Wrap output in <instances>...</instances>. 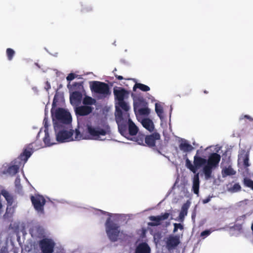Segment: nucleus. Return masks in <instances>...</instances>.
<instances>
[{"label":"nucleus","mask_w":253,"mask_h":253,"mask_svg":"<svg viewBox=\"0 0 253 253\" xmlns=\"http://www.w3.org/2000/svg\"><path fill=\"white\" fill-rule=\"evenodd\" d=\"M1 195L5 198V200L10 205H12L13 202V199L12 196L7 191L5 190H1Z\"/></svg>","instance_id":"nucleus-28"},{"label":"nucleus","mask_w":253,"mask_h":253,"mask_svg":"<svg viewBox=\"0 0 253 253\" xmlns=\"http://www.w3.org/2000/svg\"><path fill=\"white\" fill-rule=\"evenodd\" d=\"M86 132L94 139H97L100 135L104 136L107 134V131L104 129L99 126L94 127L90 125H87Z\"/></svg>","instance_id":"nucleus-9"},{"label":"nucleus","mask_w":253,"mask_h":253,"mask_svg":"<svg viewBox=\"0 0 253 253\" xmlns=\"http://www.w3.org/2000/svg\"><path fill=\"white\" fill-rule=\"evenodd\" d=\"M82 138V135L79 130L78 129H76L75 130H74L73 140H79Z\"/></svg>","instance_id":"nucleus-39"},{"label":"nucleus","mask_w":253,"mask_h":253,"mask_svg":"<svg viewBox=\"0 0 253 253\" xmlns=\"http://www.w3.org/2000/svg\"><path fill=\"white\" fill-rule=\"evenodd\" d=\"M211 233V231L209 230H206L201 233V237H203V238H206L208 236H209Z\"/></svg>","instance_id":"nucleus-43"},{"label":"nucleus","mask_w":253,"mask_h":253,"mask_svg":"<svg viewBox=\"0 0 253 253\" xmlns=\"http://www.w3.org/2000/svg\"><path fill=\"white\" fill-rule=\"evenodd\" d=\"M76 76V75L75 74L70 73L67 77L66 79L68 81L70 82V81L74 80Z\"/></svg>","instance_id":"nucleus-45"},{"label":"nucleus","mask_w":253,"mask_h":253,"mask_svg":"<svg viewBox=\"0 0 253 253\" xmlns=\"http://www.w3.org/2000/svg\"><path fill=\"white\" fill-rule=\"evenodd\" d=\"M243 183L245 186L253 190V181L252 180L246 177L244 178Z\"/></svg>","instance_id":"nucleus-38"},{"label":"nucleus","mask_w":253,"mask_h":253,"mask_svg":"<svg viewBox=\"0 0 253 253\" xmlns=\"http://www.w3.org/2000/svg\"><path fill=\"white\" fill-rule=\"evenodd\" d=\"M128 134L131 136L136 135L138 131V127L130 119H128Z\"/></svg>","instance_id":"nucleus-25"},{"label":"nucleus","mask_w":253,"mask_h":253,"mask_svg":"<svg viewBox=\"0 0 253 253\" xmlns=\"http://www.w3.org/2000/svg\"><path fill=\"white\" fill-rule=\"evenodd\" d=\"M82 99V94L79 91H74L70 96V103L72 105H77L80 103Z\"/></svg>","instance_id":"nucleus-20"},{"label":"nucleus","mask_w":253,"mask_h":253,"mask_svg":"<svg viewBox=\"0 0 253 253\" xmlns=\"http://www.w3.org/2000/svg\"><path fill=\"white\" fill-rule=\"evenodd\" d=\"M151 249L148 245L143 242L138 244L136 247L135 253H150Z\"/></svg>","instance_id":"nucleus-21"},{"label":"nucleus","mask_w":253,"mask_h":253,"mask_svg":"<svg viewBox=\"0 0 253 253\" xmlns=\"http://www.w3.org/2000/svg\"><path fill=\"white\" fill-rule=\"evenodd\" d=\"M199 150L197 151L196 155L194 157V165L196 167V171L197 172L198 169L202 167L207 164V160L201 158L198 155Z\"/></svg>","instance_id":"nucleus-19"},{"label":"nucleus","mask_w":253,"mask_h":253,"mask_svg":"<svg viewBox=\"0 0 253 253\" xmlns=\"http://www.w3.org/2000/svg\"><path fill=\"white\" fill-rule=\"evenodd\" d=\"M190 202L187 201L182 205L181 211L179 214V216L177 218V219H176L177 220L181 222L184 221L185 216L187 214L188 210L190 207Z\"/></svg>","instance_id":"nucleus-18"},{"label":"nucleus","mask_w":253,"mask_h":253,"mask_svg":"<svg viewBox=\"0 0 253 253\" xmlns=\"http://www.w3.org/2000/svg\"><path fill=\"white\" fill-rule=\"evenodd\" d=\"M30 233L33 238L42 239L45 237L44 229L40 226H35L30 230Z\"/></svg>","instance_id":"nucleus-13"},{"label":"nucleus","mask_w":253,"mask_h":253,"mask_svg":"<svg viewBox=\"0 0 253 253\" xmlns=\"http://www.w3.org/2000/svg\"><path fill=\"white\" fill-rule=\"evenodd\" d=\"M6 54L8 60L9 61H11L13 59V58L15 54V51L13 49L10 48H8L6 49Z\"/></svg>","instance_id":"nucleus-35"},{"label":"nucleus","mask_w":253,"mask_h":253,"mask_svg":"<svg viewBox=\"0 0 253 253\" xmlns=\"http://www.w3.org/2000/svg\"><path fill=\"white\" fill-rule=\"evenodd\" d=\"M245 117H246V118H250V117H249V116H246Z\"/></svg>","instance_id":"nucleus-57"},{"label":"nucleus","mask_w":253,"mask_h":253,"mask_svg":"<svg viewBox=\"0 0 253 253\" xmlns=\"http://www.w3.org/2000/svg\"><path fill=\"white\" fill-rule=\"evenodd\" d=\"M249 159L248 155H246L243 160L244 165L245 167H247L249 166Z\"/></svg>","instance_id":"nucleus-44"},{"label":"nucleus","mask_w":253,"mask_h":253,"mask_svg":"<svg viewBox=\"0 0 253 253\" xmlns=\"http://www.w3.org/2000/svg\"><path fill=\"white\" fill-rule=\"evenodd\" d=\"M82 84L83 83H74L72 85L74 88H77L82 86Z\"/></svg>","instance_id":"nucleus-46"},{"label":"nucleus","mask_w":253,"mask_h":253,"mask_svg":"<svg viewBox=\"0 0 253 253\" xmlns=\"http://www.w3.org/2000/svg\"><path fill=\"white\" fill-rule=\"evenodd\" d=\"M56 141L60 142L73 141L74 130L71 125L63 126H54Z\"/></svg>","instance_id":"nucleus-2"},{"label":"nucleus","mask_w":253,"mask_h":253,"mask_svg":"<svg viewBox=\"0 0 253 253\" xmlns=\"http://www.w3.org/2000/svg\"><path fill=\"white\" fill-rule=\"evenodd\" d=\"M43 123H44V129H48V128L47 120L45 118L43 120Z\"/></svg>","instance_id":"nucleus-49"},{"label":"nucleus","mask_w":253,"mask_h":253,"mask_svg":"<svg viewBox=\"0 0 253 253\" xmlns=\"http://www.w3.org/2000/svg\"><path fill=\"white\" fill-rule=\"evenodd\" d=\"M194 216H195V215H194L193 214H192V219H193V218H194Z\"/></svg>","instance_id":"nucleus-54"},{"label":"nucleus","mask_w":253,"mask_h":253,"mask_svg":"<svg viewBox=\"0 0 253 253\" xmlns=\"http://www.w3.org/2000/svg\"><path fill=\"white\" fill-rule=\"evenodd\" d=\"M30 199L34 209L38 213L43 214L44 213V206L46 203L45 198L42 195L36 194L35 196L31 195Z\"/></svg>","instance_id":"nucleus-6"},{"label":"nucleus","mask_w":253,"mask_h":253,"mask_svg":"<svg viewBox=\"0 0 253 253\" xmlns=\"http://www.w3.org/2000/svg\"><path fill=\"white\" fill-rule=\"evenodd\" d=\"M92 91L100 94L102 97L105 98L111 94L109 86L106 83L93 81L90 85Z\"/></svg>","instance_id":"nucleus-5"},{"label":"nucleus","mask_w":253,"mask_h":253,"mask_svg":"<svg viewBox=\"0 0 253 253\" xmlns=\"http://www.w3.org/2000/svg\"><path fill=\"white\" fill-rule=\"evenodd\" d=\"M124 85L127 87L128 86V85L127 84H126L125 83H124Z\"/></svg>","instance_id":"nucleus-53"},{"label":"nucleus","mask_w":253,"mask_h":253,"mask_svg":"<svg viewBox=\"0 0 253 253\" xmlns=\"http://www.w3.org/2000/svg\"><path fill=\"white\" fill-rule=\"evenodd\" d=\"M210 200H211L210 198H206L203 200V203H204V204L208 203V202H209L210 201Z\"/></svg>","instance_id":"nucleus-50"},{"label":"nucleus","mask_w":253,"mask_h":253,"mask_svg":"<svg viewBox=\"0 0 253 253\" xmlns=\"http://www.w3.org/2000/svg\"><path fill=\"white\" fill-rule=\"evenodd\" d=\"M199 173H196L193 178L192 190L196 194H198L199 192Z\"/></svg>","instance_id":"nucleus-23"},{"label":"nucleus","mask_w":253,"mask_h":253,"mask_svg":"<svg viewBox=\"0 0 253 253\" xmlns=\"http://www.w3.org/2000/svg\"><path fill=\"white\" fill-rule=\"evenodd\" d=\"M44 133L45 135L43 138V141L46 146H50L56 143L55 142H54L53 139H50L48 133V129H44Z\"/></svg>","instance_id":"nucleus-26"},{"label":"nucleus","mask_w":253,"mask_h":253,"mask_svg":"<svg viewBox=\"0 0 253 253\" xmlns=\"http://www.w3.org/2000/svg\"><path fill=\"white\" fill-rule=\"evenodd\" d=\"M1 207H2V205H1V203L0 202V209L1 208Z\"/></svg>","instance_id":"nucleus-56"},{"label":"nucleus","mask_w":253,"mask_h":253,"mask_svg":"<svg viewBox=\"0 0 253 253\" xmlns=\"http://www.w3.org/2000/svg\"><path fill=\"white\" fill-rule=\"evenodd\" d=\"M170 213L168 212L162 213L160 215L157 216H150L149 219L152 222L148 223L149 226H158L162 224L163 220L169 218Z\"/></svg>","instance_id":"nucleus-10"},{"label":"nucleus","mask_w":253,"mask_h":253,"mask_svg":"<svg viewBox=\"0 0 253 253\" xmlns=\"http://www.w3.org/2000/svg\"><path fill=\"white\" fill-rule=\"evenodd\" d=\"M155 111L160 118L161 119H163V109L162 107L160 105H158V104L156 103L155 105Z\"/></svg>","instance_id":"nucleus-37"},{"label":"nucleus","mask_w":253,"mask_h":253,"mask_svg":"<svg viewBox=\"0 0 253 253\" xmlns=\"http://www.w3.org/2000/svg\"><path fill=\"white\" fill-rule=\"evenodd\" d=\"M116 71H117V69H116V68H115L113 70V72L114 73H115V72H116ZM114 75H115V77L116 78V79H117L119 80H122L125 79V80H132V81H133L134 82H135V79L124 78L123 76H120V75H118L117 74H114Z\"/></svg>","instance_id":"nucleus-41"},{"label":"nucleus","mask_w":253,"mask_h":253,"mask_svg":"<svg viewBox=\"0 0 253 253\" xmlns=\"http://www.w3.org/2000/svg\"><path fill=\"white\" fill-rule=\"evenodd\" d=\"M242 217L245 218L246 217V215H243L242 216Z\"/></svg>","instance_id":"nucleus-55"},{"label":"nucleus","mask_w":253,"mask_h":253,"mask_svg":"<svg viewBox=\"0 0 253 253\" xmlns=\"http://www.w3.org/2000/svg\"><path fill=\"white\" fill-rule=\"evenodd\" d=\"M241 190V187L239 183H235L232 188V191L234 192H239Z\"/></svg>","instance_id":"nucleus-42"},{"label":"nucleus","mask_w":253,"mask_h":253,"mask_svg":"<svg viewBox=\"0 0 253 253\" xmlns=\"http://www.w3.org/2000/svg\"><path fill=\"white\" fill-rule=\"evenodd\" d=\"M143 126L150 132L154 130V125L153 121L149 118L143 119L141 121Z\"/></svg>","instance_id":"nucleus-24"},{"label":"nucleus","mask_w":253,"mask_h":253,"mask_svg":"<svg viewBox=\"0 0 253 253\" xmlns=\"http://www.w3.org/2000/svg\"><path fill=\"white\" fill-rule=\"evenodd\" d=\"M148 106V103L143 97H138L133 99V107L135 112L138 108H141Z\"/></svg>","instance_id":"nucleus-17"},{"label":"nucleus","mask_w":253,"mask_h":253,"mask_svg":"<svg viewBox=\"0 0 253 253\" xmlns=\"http://www.w3.org/2000/svg\"><path fill=\"white\" fill-rule=\"evenodd\" d=\"M124 116L125 117H126V118L127 119V118L129 117V114L127 113H126L125 114H124Z\"/></svg>","instance_id":"nucleus-51"},{"label":"nucleus","mask_w":253,"mask_h":253,"mask_svg":"<svg viewBox=\"0 0 253 253\" xmlns=\"http://www.w3.org/2000/svg\"><path fill=\"white\" fill-rule=\"evenodd\" d=\"M137 111L140 115L148 116L150 113V109L148 108V106L146 107L138 108Z\"/></svg>","instance_id":"nucleus-33"},{"label":"nucleus","mask_w":253,"mask_h":253,"mask_svg":"<svg viewBox=\"0 0 253 253\" xmlns=\"http://www.w3.org/2000/svg\"><path fill=\"white\" fill-rule=\"evenodd\" d=\"M220 159V155L216 153H212L209 156L207 160V165L203 168V172L207 179L211 177L212 169L218 166Z\"/></svg>","instance_id":"nucleus-3"},{"label":"nucleus","mask_w":253,"mask_h":253,"mask_svg":"<svg viewBox=\"0 0 253 253\" xmlns=\"http://www.w3.org/2000/svg\"><path fill=\"white\" fill-rule=\"evenodd\" d=\"M236 173V171L232 168L231 165L223 167L221 170V174L223 178L227 176L234 175Z\"/></svg>","instance_id":"nucleus-22"},{"label":"nucleus","mask_w":253,"mask_h":253,"mask_svg":"<svg viewBox=\"0 0 253 253\" xmlns=\"http://www.w3.org/2000/svg\"><path fill=\"white\" fill-rule=\"evenodd\" d=\"M185 162L186 167L195 173V174L197 173L196 171V167L194 165H192L191 162L188 158L186 159Z\"/></svg>","instance_id":"nucleus-34"},{"label":"nucleus","mask_w":253,"mask_h":253,"mask_svg":"<svg viewBox=\"0 0 253 253\" xmlns=\"http://www.w3.org/2000/svg\"><path fill=\"white\" fill-rule=\"evenodd\" d=\"M91 10L92 8H91L90 7H84L82 10L83 12H89Z\"/></svg>","instance_id":"nucleus-48"},{"label":"nucleus","mask_w":253,"mask_h":253,"mask_svg":"<svg viewBox=\"0 0 253 253\" xmlns=\"http://www.w3.org/2000/svg\"><path fill=\"white\" fill-rule=\"evenodd\" d=\"M56 97V94L54 96L52 108L51 110L54 126L71 125L72 116L69 112L61 108H59L53 112V108L56 106L57 102Z\"/></svg>","instance_id":"nucleus-1"},{"label":"nucleus","mask_w":253,"mask_h":253,"mask_svg":"<svg viewBox=\"0 0 253 253\" xmlns=\"http://www.w3.org/2000/svg\"><path fill=\"white\" fill-rule=\"evenodd\" d=\"M93 108L89 106H81L76 108L77 116H84L89 115L92 111Z\"/></svg>","instance_id":"nucleus-16"},{"label":"nucleus","mask_w":253,"mask_h":253,"mask_svg":"<svg viewBox=\"0 0 253 253\" xmlns=\"http://www.w3.org/2000/svg\"><path fill=\"white\" fill-rule=\"evenodd\" d=\"M19 169V166L18 165H12L9 166L7 169V172L11 175L16 174Z\"/></svg>","instance_id":"nucleus-30"},{"label":"nucleus","mask_w":253,"mask_h":253,"mask_svg":"<svg viewBox=\"0 0 253 253\" xmlns=\"http://www.w3.org/2000/svg\"><path fill=\"white\" fill-rule=\"evenodd\" d=\"M118 104L119 106L125 111L127 112L129 110V106L124 100L119 101Z\"/></svg>","instance_id":"nucleus-36"},{"label":"nucleus","mask_w":253,"mask_h":253,"mask_svg":"<svg viewBox=\"0 0 253 253\" xmlns=\"http://www.w3.org/2000/svg\"><path fill=\"white\" fill-rule=\"evenodd\" d=\"M33 143H30L17 158L26 162L33 153Z\"/></svg>","instance_id":"nucleus-14"},{"label":"nucleus","mask_w":253,"mask_h":253,"mask_svg":"<svg viewBox=\"0 0 253 253\" xmlns=\"http://www.w3.org/2000/svg\"><path fill=\"white\" fill-rule=\"evenodd\" d=\"M105 227L106 232L110 240L113 242L117 241L120 233V226L109 217L106 220Z\"/></svg>","instance_id":"nucleus-4"},{"label":"nucleus","mask_w":253,"mask_h":253,"mask_svg":"<svg viewBox=\"0 0 253 253\" xmlns=\"http://www.w3.org/2000/svg\"><path fill=\"white\" fill-rule=\"evenodd\" d=\"M44 88L47 91L51 88L50 84L48 81L46 82Z\"/></svg>","instance_id":"nucleus-47"},{"label":"nucleus","mask_w":253,"mask_h":253,"mask_svg":"<svg viewBox=\"0 0 253 253\" xmlns=\"http://www.w3.org/2000/svg\"><path fill=\"white\" fill-rule=\"evenodd\" d=\"M95 102V99L88 96H85L83 101V103L85 105L84 106L93 105L94 104Z\"/></svg>","instance_id":"nucleus-31"},{"label":"nucleus","mask_w":253,"mask_h":253,"mask_svg":"<svg viewBox=\"0 0 253 253\" xmlns=\"http://www.w3.org/2000/svg\"><path fill=\"white\" fill-rule=\"evenodd\" d=\"M39 246L42 253H53L55 247V243L49 238H43L40 240Z\"/></svg>","instance_id":"nucleus-7"},{"label":"nucleus","mask_w":253,"mask_h":253,"mask_svg":"<svg viewBox=\"0 0 253 253\" xmlns=\"http://www.w3.org/2000/svg\"><path fill=\"white\" fill-rule=\"evenodd\" d=\"M160 135L158 132H154L151 134L146 135L145 141V145L149 147H155L156 141L160 140Z\"/></svg>","instance_id":"nucleus-11"},{"label":"nucleus","mask_w":253,"mask_h":253,"mask_svg":"<svg viewBox=\"0 0 253 253\" xmlns=\"http://www.w3.org/2000/svg\"><path fill=\"white\" fill-rule=\"evenodd\" d=\"M116 121L118 124V129L120 132V133L125 136L126 137V135H128V127L126 124H120V122L123 121L124 120L123 118V114L121 110L119 108H116V112L115 114Z\"/></svg>","instance_id":"nucleus-8"},{"label":"nucleus","mask_w":253,"mask_h":253,"mask_svg":"<svg viewBox=\"0 0 253 253\" xmlns=\"http://www.w3.org/2000/svg\"><path fill=\"white\" fill-rule=\"evenodd\" d=\"M179 149L183 152H190L193 149V147L192 145L185 141L183 142H181L179 145Z\"/></svg>","instance_id":"nucleus-27"},{"label":"nucleus","mask_w":253,"mask_h":253,"mask_svg":"<svg viewBox=\"0 0 253 253\" xmlns=\"http://www.w3.org/2000/svg\"><path fill=\"white\" fill-rule=\"evenodd\" d=\"M174 229L173 230V233H175L177 231L178 229H180L181 230L183 229V226L180 223H175L173 224Z\"/></svg>","instance_id":"nucleus-40"},{"label":"nucleus","mask_w":253,"mask_h":253,"mask_svg":"<svg viewBox=\"0 0 253 253\" xmlns=\"http://www.w3.org/2000/svg\"><path fill=\"white\" fill-rule=\"evenodd\" d=\"M136 88H139L143 91H148L150 89V87L145 84L136 83L133 87V90L135 91Z\"/></svg>","instance_id":"nucleus-29"},{"label":"nucleus","mask_w":253,"mask_h":253,"mask_svg":"<svg viewBox=\"0 0 253 253\" xmlns=\"http://www.w3.org/2000/svg\"><path fill=\"white\" fill-rule=\"evenodd\" d=\"M7 211H8V208H7V209H6V212H7Z\"/></svg>","instance_id":"nucleus-58"},{"label":"nucleus","mask_w":253,"mask_h":253,"mask_svg":"<svg viewBox=\"0 0 253 253\" xmlns=\"http://www.w3.org/2000/svg\"><path fill=\"white\" fill-rule=\"evenodd\" d=\"M179 237L178 236H169L166 242L167 247L169 250L175 249L180 244Z\"/></svg>","instance_id":"nucleus-15"},{"label":"nucleus","mask_w":253,"mask_h":253,"mask_svg":"<svg viewBox=\"0 0 253 253\" xmlns=\"http://www.w3.org/2000/svg\"><path fill=\"white\" fill-rule=\"evenodd\" d=\"M113 92L115 99L118 102L124 100L128 94V92L126 90L121 87H114Z\"/></svg>","instance_id":"nucleus-12"},{"label":"nucleus","mask_w":253,"mask_h":253,"mask_svg":"<svg viewBox=\"0 0 253 253\" xmlns=\"http://www.w3.org/2000/svg\"><path fill=\"white\" fill-rule=\"evenodd\" d=\"M204 93H205V94H207V93H208V91H207L206 90H205L204 91Z\"/></svg>","instance_id":"nucleus-52"},{"label":"nucleus","mask_w":253,"mask_h":253,"mask_svg":"<svg viewBox=\"0 0 253 253\" xmlns=\"http://www.w3.org/2000/svg\"><path fill=\"white\" fill-rule=\"evenodd\" d=\"M146 136L144 134L141 133H138V134L134 138L135 141L139 144L145 145L144 142H145Z\"/></svg>","instance_id":"nucleus-32"}]
</instances>
